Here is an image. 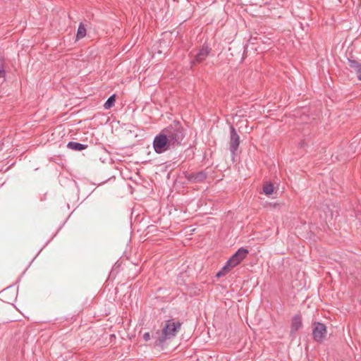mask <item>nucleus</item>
Wrapping results in <instances>:
<instances>
[{"label": "nucleus", "instance_id": "obj_6", "mask_svg": "<svg viewBox=\"0 0 361 361\" xmlns=\"http://www.w3.org/2000/svg\"><path fill=\"white\" fill-rule=\"evenodd\" d=\"M184 177L190 183H200L204 182L207 178V173L204 171H200L196 173L183 172Z\"/></svg>", "mask_w": 361, "mask_h": 361}, {"label": "nucleus", "instance_id": "obj_15", "mask_svg": "<svg viewBox=\"0 0 361 361\" xmlns=\"http://www.w3.org/2000/svg\"><path fill=\"white\" fill-rule=\"evenodd\" d=\"M274 185L271 183H266L263 185V192L267 195H271L274 192Z\"/></svg>", "mask_w": 361, "mask_h": 361}, {"label": "nucleus", "instance_id": "obj_7", "mask_svg": "<svg viewBox=\"0 0 361 361\" xmlns=\"http://www.w3.org/2000/svg\"><path fill=\"white\" fill-rule=\"evenodd\" d=\"M249 250L244 247L239 248L228 260L233 267L238 266L247 255Z\"/></svg>", "mask_w": 361, "mask_h": 361}, {"label": "nucleus", "instance_id": "obj_10", "mask_svg": "<svg viewBox=\"0 0 361 361\" xmlns=\"http://www.w3.org/2000/svg\"><path fill=\"white\" fill-rule=\"evenodd\" d=\"M348 66L353 69L357 79L361 81V63L356 60L348 59Z\"/></svg>", "mask_w": 361, "mask_h": 361}, {"label": "nucleus", "instance_id": "obj_14", "mask_svg": "<svg viewBox=\"0 0 361 361\" xmlns=\"http://www.w3.org/2000/svg\"><path fill=\"white\" fill-rule=\"evenodd\" d=\"M116 97V94L111 95L104 103V108L105 109H111L115 104Z\"/></svg>", "mask_w": 361, "mask_h": 361}, {"label": "nucleus", "instance_id": "obj_18", "mask_svg": "<svg viewBox=\"0 0 361 361\" xmlns=\"http://www.w3.org/2000/svg\"><path fill=\"white\" fill-rule=\"evenodd\" d=\"M255 39L257 40V41L261 40V37L260 38L255 37Z\"/></svg>", "mask_w": 361, "mask_h": 361}, {"label": "nucleus", "instance_id": "obj_17", "mask_svg": "<svg viewBox=\"0 0 361 361\" xmlns=\"http://www.w3.org/2000/svg\"><path fill=\"white\" fill-rule=\"evenodd\" d=\"M151 338V336H150V334L149 332H146L143 335V339L145 341H149Z\"/></svg>", "mask_w": 361, "mask_h": 361}, {"label": "nucleus", "instance_id": "obj_13", "mask_svg": "<svg viewBox=\"0 0 361 361\" xmlns=\"http://www.w3.org/2000/svg\"><path fill=\"white\" fill-rule=\"evenodd\" d=\"M86 28L85 25L82 23L79 24L78 27L77 34H76V39H80L85 37L86 35Z\"/></svg>", "mask_w": 361, "mask_h": 361}, {"label": "nucleus", "instance_id": "obj_16", "mask_svg": "<svg viewBox=\"0 0 361 361\" xmlns=\"http://www.w3.org/2000/svg\"><path fill=\"white\" fill-rule=\"evenodd\" d=\"M6 78V71L4 68V63L2 59L0 58V78H3L4 80Z\"/></svg>", "mask_w": 361, "mask_h": 361}, {"label": "nucleus", "instance_id": "obj_11", "mask_svg": "<svg viewBox=\"0 0 361 361\" xmlns=\"http://www.w3.org/2000/svg\"><path fill=\"white\" fill-rule=\"evenodd\" d=\"M87 145H84L73 141H71L67 144V147L74 151H82L87 149Z\"/></svg>", "mask_w": 361, "mask_h": 361}, {"label": "nucleus", "instance_id": "obj_1", "mask_svg": "<svg viewBox=\"0 0 361 361\" xmlns=\"http://www.w3.org/2000/svg\"><path fill=\"white\" fill-rule=\"evenodd\" d=\"M181 326L182 323L179 321L167 320L161 331L158 330L152 335V338L154 339V346L163 347L167 340L171 339L176 336Z\"/></svg>", "mask_w": 361, "mask_h": 361}, {"label": "nucleus", "instance_id": "obj_2", "mask_svg": "<svg viewBox=\"0 0 361 361\" xmlns=\"http://www.w3.org/2000/svg\"><path fill=\"white\" fill-rule=\"evenodd\" d=\"M161 130L174 147L182 145V142L185 136V131L179 121H174Z\"/></svg>", "mask_w": 361, "mask_h": 361}, {"label": "nucleus", "instance_id": "obj_12", "mask_svg": "<svg viewBox=\"0 0 361 361\" xmlns=\"http://www.w3.org/2000/svg\"><path fill=\"white\" fill-rule=\"evenodd\" d=\"M233 268H234L231 264H228V261L226 262V264L218 271L216 274L217 278L225 276L228 274Z\"/></svg>", "mask_w": 361, "mask_h": 361}, {"label": "nucleus", "instance_id": "obj_9", "mask_svg": "<svg viewBox=\"0 0 361 361\" xmlns=\"http://www.w3.org/2000/svg\"><path fill=\"white\" fill-rule=\"evenodd\" d=\"M302 326V317L300 314H295L291 320L290 333L294 334L298 331Z\"/></svg>", "mask_w": 361, "mask_h": 361}, {"label": "nucleus", "instance_id": "obj_8", "mask_svg": "<svg viewBox=\"0 0 361 361\" xmlns=\"http://www.w3.org/2000/svg\"><path fill=\"white\" fill-rule=\"evenodd\" d=\"M230 151L233 156H235V152L237 151L240 145V137L238 135L236 130L233 126H231L230 128Z\"/></svg>", "mask_w": 361, "mask_h": 361}, {"label": "nucleus", "instance_id": "obj_3", "mask_svg": "<svg viewBox=\"0 0 361 361\" xmlns=\"http://www.w3.org/2000/svg\"><path fill=\"white\" fill-rule=\"evenodd\" d=\"M152 145L155 152L157 154H162L171 149L175 148L162 130L154 137Z\"/></svg>", "mask_w": 361, "mask_h": 361}, {"label": "nucleus", "instance_id": "obj_5", "mask_svg": "<svg viewBox=\"0 0 361 361\" xmlns=\"http://www.w3.org/2000/svg\"><path fill=\"white\" fill-rule=\"evenodd\" d=\"M312 337L317 343H322L326 334V326L324 324L319 322H314L312 324Z\"/></svg>", "mask_w": 361, "mask_h": 361}, {"label": "nucleus", "instance_id": "obj_4", "mask_svg": "<svg viewBox=\"0 0 361 361\" xmlns=\"http://www.w3.org/2000/svg\"><path fill=\"white\" fill-rule=\"evenodd\" d=\"M211 51L212 49L207 44H203L194 58L190 61V68H192L196 65L202 63L209 56Z\"/></svg>", "mask_w": 361, "mask_h": 361}]
</instances>
